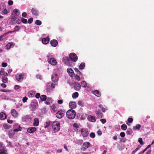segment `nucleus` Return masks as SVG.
Masks as SVG:
<instances>
[{"label":"nucleus","instance_id":"f257e3e1","mask_svg":"<svg viewBox=\"0 0 154 154\" xmlns=\"http://www.w3.org/2000/svg\"><path fill=\"white\" fill-rule=\"evenodd\" d=\"M76 112L72 109H70L68 110L66 113V116L69 119H74L76 115Z\"/></svg>","mask_w":154,"mask_h":154},{"label":"nucleus","instance_id":"f03ea898","mask_svg":"<svg viewBox=\"0 0 154 154\" xmlns=\"http://www.w3.org/2000/svg\"><path fill=\"white\" fill-rule=\"evenodd\" d=\"M52 129L55 131H57L60 128V123L57 122H54L52 125Z\"/></svg>","mask_w":154,"mask_h":154},{"label":"nucleus","instance_id":"7ed1b4c3","mask_svg":"<svg viewBox=\"0 0 154 154\" xmlns=\"http://www.w3.org/2000/svg\"><path fill=\"white\" fill-rule=\"evenodd\" d=\"M62 60L65 64L69 66H71L73 64V63L67 57H63L62 59Z\"/></svg>","mask_w":154,"mask_h":154},{"label":"nucleus","instance_id":"20e7f679","mask_svg":"<svg viewBox=\"0 0 154 154\" xmlns=\"http://www.w3.org/2000/svg\"><path fill=\"white\" fill-rule=\"evenodd\" d=\"M69 58L72 62H76L78 60V57L75 54L72 53L70 54L69 56Z\"/></svg>","mask_w":154,"mask_h":154},{"label":"nucleus","instance_id":"39448f33","mask_svg":"<svg viewBox=\"0 0 154 154\" xmlns=\"http://www.w3.org/2000/svg\"><path fill=\"white\" fill-rule=\"evenodd\" d=\"M90 143L88 142H85L83 143L81 149L82 150L85 151L91 146Z\"/></svg>","mask_w":154,"mask_h":154},{"label":"nucleus","instance_id":"423d86ee","mask_svg":"<svg viewBox=\"0 0 154 154\" xmlns=\"http://www.w3.org/2000/svg\"><path fill=\"white\" fill-rule=\"evenodd\" d=\"M65 113V112L63 110H60L56 113V116L59 119H61L64 116Z\"/></svg>","mask_w":154,"mask_h":154},{"label":"nucleus","instance_id":"0eeeda50","mask_svg":"<svg viewBox=\"0 0 154 154\" xmlns=\"http://www.w3.org/2000/svg\"><path fill=\"white\" fill-rule=\"evenodd\" d=\"M51 78L52 81L54 83L57 82L58 81L59 79L58 75L55 73L52 74Z\"/></svg>","mask_w":154,"mask_h":154},{"label":"nucleus","instance_id":"6e6552de","mask_svg":"<svg viewBox=\"0 0 154 154\" xmlns=\"http://www.w3.org/2000/svg\"><path fill=\"white\" fill-rule=\"evenodd\" d=\"M15 78L16 80L18 82H21L23 79V75L22 74H18L16 75Z\"/></svg>","mask_w":154,"mask_h":154},{"label":"nucleus","instance_id":"1a4fd4ad","mask_svg":"<svg viewBox=\"0 0 154 154\" xmlns=\"http://www.w3.org/2000/svg\"><path fill=\"white\" fill-rule=\"evenodd\" d=\"M48 61L49 63L53 66L56 65L57 63L56 60L54 58H48Z\"/></svg>","mask_w":154,"mask_h":154},{"label":"nucleus","instance_id":"9d476101","mask_svg":"<svg viewBox=\"0 0 154 154\" xmlns=\"http://www.w3.org/2000/svg\"><path fill=\"white\" fill-rule=\"evenodd\" d=\"M82 135L83 137H86L88 135V131L86 129L82 128L81 131Z\"/></svg>","mask_w":154,"mask_h":154},{"label":"nucleus","instance_id":"9b49d317","mask_svg":"<svg viewBox=\"0 0 154 154\" xmlns=\"http://www.w3.org/2000/svg\"><path fill=\"white\" fill-rule=\"evenodd\" d=\"M7 151V149L5 146L0 148V154H8Z\"/></svg>","mask_w":154,"mask_h":154},{"label":"nucleus","instance_id":"f8f14e48","mask_svg":"<svg viewBox=\"0 0 154 154\" xmlns=\"http://www.w3.org/2000/svg\"><path fill=\"white\" fill-rule=\"evenodd\" d=\"M69 108L71 109H75L76 106V103L74 101H70L69 104Z\"/></svg>","mask_w":154,"mask_h":154},{"label":"nucleus","instance_id":"ddd939ff","mask_svg":"<svg viewBox=\"0 0 154 154\" xmlns=\"http://www.w3.org/2000/svg\"><path fill=\"white\" fill-rule=\"evenodd\" d=\"M36 128H35L31 127L28 128L27 130V131L29 133H33L36 131Z\"/></svg>","mask_w":154,"mask_h":154},{"label":"nucleus","instance_id":"4468645a","mask_svg":"<svg viewBox=\"0 0 154 154\" xmlns=\"http://www.w3.org/2000/svg\"><path fill=\"white\" fill-rule=\"evenodd\" d=\"M74 87L75 90L79 91L81 89V85L78 82H75L74 85Z\"/></svg>","mask_w":154,"mask_h":154},{"label":"nucleus","instance_id":"2eb2a0df","mask_svg":"<svg viewBox=\"0 0 154 154\" xmlns=\"http://www.w3.org/2000/svg\"><path fill=\"white\" fill-rule=\"evenodd\" d=\"M95 113L97 116V117L98 118H101L103 116V114L101 112L100 110H96L95 111Z\"/></svg>","mask_w":154,"mask_h":154},{"label":"nucleus","instance_id":"dca6fc26","mask_svg":"<svg viewBox=\"0 0 154 154\" xmlns=\"http://www.w3.org/2000/svg\"><path fill=\"white\" fill-rule=\"evenodd\" d=\"M50 44L52 46L55 47L57 45L58 42L56 40L53 39L51 41Z\"/></svg>","mask_w":154,"mask_h":154},{"label":"nucleus","instance_id":"f3484780","mask_svg":"<svg viewBox=\"0 0 154 154\" xmlns=\"http://www.w3.org/2000/svg\"><path fill=\"white\" fill-rule=\"evenodd\" d=\"M49 39L48 37L43 38L42 40V42L44 44H47L49 42Z\"/></svg>","mask_w":154,"mask_h":154},{"label":"nucleus","instance_id":"a211bd4d","mask_svg":"<svg viewBox=\"0 0 154 154\" xmlns=\"http://www.w3.org/2000/svg\"><path fill=\"white\" fill-rule=\"evenodd\" d=\"M88 119L89 121L92 122H94L96 121V119L94 117L91 116L90 115L88 116Z\"/></svg>","mask_w":154,"mask_h":154},{"label":"nucleus","instance_id":"6ab92c4d","mask_svg":"<svg viewBox=\"0 0 154 154\" xmlns=\"http://www.w3.org/2000/svg\"><path fill=\"white\" fill-rule=\"evenodd\" d=\"M15 44L13 42H10L6 45V49H8L11 48H13Z\"/></svg>","mask_w":154,"mask_h":154},{"label":"nucleus","instance_id":"aec40b11","mask_svg":"<svg viewBox=\"0 0 154 154\" xmlns=\"http://www.w3.org/2000/svg\"><path fill=\"white\" fill-rule=\"evenodd\" d=\"M67 72L69 74V75L71 77L73 76L74 74V72L72 69L71 68H68L67 69Z\"/></svg>","mask_w":154,"mask_h":154},{"label":"nucleus","instance_id":"412c9836","mask_svg":"<svg viewBox=\"0 0 154 154\" xmlns=\"http://www.w3.org/2000/svg\"><path fill=\"white\" fill-rule=\"evenodd\" d=\"M6 118V116L5 113L1 112L0 113V119L4 120Z\"/></svg>","mask_w":154,"mask_h":154},{"label":"nucleus","instance_id":"4be33fe9","mask_svg":"<svg viewBox=\"0 0 154 154\" xmlns=\"http://www.w3.org/2000/svg\"><path fill=\"white\" fill-rule=\"evenodd\" d=\"M11 113L12 115L14 117H16L17 116V112L15 109H14L11 110Z\"/></svg>","mask_w":154,"mask_h":154},{"label":"nucleus","instance_id":"5701e85b","mask_svg":"<svg viewBox=\"0 0 154 154\" xmlns=\"http://www.w3.org/2000/svg\"><path fill=\"white\" fill-rule=\"evenodd\" d=\"M93 93L97 97H100L101 96V92L98 90H95L93 91Z\"/></svg>","mask_w":154,"mask_h":154},{"label":"nucleus","instance_id":"b1692460","mask_svg":"<svg viewBox=\"0 0 154 154\" xmlns=\"http://www.w3.org/2000/svg\"><path fill=\"white\" fill-rule=\"evenodd\" d=\"M39 123V120L37 118H35L34 119L33 123V126H37L38 125Z\"/></svg>","mask_w":154,"mask_h":154},{"label":"nucleus","instance_id":"393cba45","mask_svg":"<svg viewBox=\"0 0 154 154\" xmlns=\"http://www.w3.org/2000/svg\"><path fill=\"white\" fill-rule=\"evenodd\" d=\"M85 63L84 62L81 63L79 66V69H82L85 68Z\"/></svg>","mask_w":154,"mask_h":154},{"label":"nucleus","instance_id":"a878e982","mask_svg":"<svg viewBox=\"0 0 154 154\" xmlns=\"http://www.w3.org/2000/svg\"><path fill=\"white\" fill-rule=\"evenodd\" d=\"M31 12L33 15L37 16L38 15V12L35 9L32 8L31 10Z\"/></svg>","mask_w":154,"mask_h":154},{"label":"nucleus","instance_id":"bb28decb","mask_svg":"<svg viewBox=\"0 0 154 154\" xmlns=\"http://www.w3.org/2000/svg\"><path fill=\"white\" fill-rule=\"evenodd\" d=\"M40 99L42 101H45L47 99V96L45 95H42L40 97Z\"/></svg>","mask_w":154,"mask_h":154},{"label":"nucleus","instance_id":"cd10ccee","mask_svg":"<svg viewBox=\"0 0 154 154\" xmlns=\"http://www.w3.org/2000/svg\"><path fill=\"white\" fill-rule=\"evenodd\" d=\"M13 12L14 15L18 16L19 15V10L17 9H15L13 11Z\"/></svg>","mask_w":154,"mask_h":154},{"label":"nucleus","instance_id":"c85d7f7f","mask_svg":"<svg viewBox=\"0 0 154 154\" xmlns=\"http://www.w3.org/2000/svg\"><path fill=\"white\" fill-rule=\"evenodd\" d=\"M132 133L133 131L130 128H128L126 132V133L128 135H130L132 134Z\"/></svg>","mask_w":154,"mask_h":154},{"label":"nucleus","instance_id":"c756f323","mask_svg":"<svg viewBox=\"0 0 154 154\" xmlns=\"http://www.w3.org/2000/svg\"><path fill=\"white\" fill-rule=\"evenodd\" d=\"M141 126L140 124H138L136 125L135 126H134L133 127V129L134 130H139L141 128Z\"/></svg>","mask_w":154,"mask_h":154},{"label":"nucleus","instance_id":"7c9ffc66","mask_svg":"<svg viewBox=\"0 0 154 154\" xmlns=\"http://www.w3.org/2000/svg\"><path fill=\"white\" fill-rule=\"evenodd\" d=\"M74 127V129L76 131H78V128H79V126L76 123H74L73 125Z\"/></svg>","mask_w":154,"mask_h":154},{"label":"nucleus","instance_id":"2f4dec72","mask_svg":"<svg viewBox=\"0 0 154 154\" xmlns=\"http://www.w3.org/2000/svg\"><path fill=\"white\" fill-rule=\"evenodd\" d=\"M74 70L75 72H77V73L78 74H79V75H82V73L80 71H79V69H78L77 68H74Z\"/></svg>","mask_w":154,"mask_h":154},{"label":"nucleus","instance_id":"473e14b6","mask_svg":"<svg viewBox=\"0 0 154 154\" xmlns=\"http://www.w3.org/2000/svg\"><path fill=\"white\" fill-rule=\"evenodd\" d=\"M2 82L4 83H6L8 80L7 77L5 76H2Z\"/></svg>","mask_w":154,"mask_h":154},{"label":"nucleus","instance_id":"72a5a7b5","mask_svg":"<svg viewBox=\"0 0 154 154\" xmlns=\"http://www.w3.org/2000/svg\"><path fill=\"white\" fill-rule=\"evenodd\" d=\"M17 16L14 15L12 16L11 17V21H14L17 18Z\"/></svg>","mask_w":154,"mask_h":154},{"label":"nucleus","instance_id":"f704fd0d","mask_svg":"<svg viewBox=\"0 0 154 154\" xmlns=\"http://www.w3.org/2000/svg\"><path fill=\"white\" fill-rule=\"evenodd\" d=\"M81 84L82 87L86 88L87 86V83L85 81H82Z\"/></svg>","mask_w":154,"mask_h":154},{"label":"nucleus","instance_id":"c9c22d12","mask_svg":"<svg viewBox=\"0 0 154 154\" xmlns=\"http://www.w3.org/2000/svg\"><path fill=\"white\" fill-rule=\"evenodd\" d=\"M51 109L54 112H56L57 110V108L54 105H53L51 106Z\"/></svg>","mask_w":154,"mask_h":154},{"label":"nucleus","instance_id":"e433bc0d","mask_svg":"<svg viewBox=\"0 0 154 154\" xmlns=\"http://www.w3.org/2000/svg\"><path fill=\"white\" fill-rule=\"evenodd\" d=\"M127 127L126 125L123 124L121 125V129L123 130H125L127 128Z\"/></svg>","mask_w":154,"mask_h":154},{"label":"nucleus","instance_id":"4c0bfd02","mask_svg":"<svg viewBox=\"0 0 154 154\" xmlns=\"http://www.w3.org/2000/svg\"><path fill=\"white\" fill-rule=\"evenodd\" d=\"M79 96V94L77 92H75L73 94L72 97L73 98H76Z\"/></svg>","mask_w":154,"mask_h":154},{"label":"nucleus","instance_id":"58836bf2","mask_svg":"<svg viewBox=\"0 0 154 154\" xmlns=\"http://www.w3.org/2000/svg\"><path fill=\"white\" fill-rule=\"evenodd\" d=\"M35 24L39 26L42 24V22L39 20H37L35 21Z\"/></svg>","mask_w":154,"mask_h":154},{"label":"nucleus","instance_id":"ea45409f","mask_svg":"<svg viewBox=\"0 0 154 154\" xmlns=\"http://www.w3.org/2000/svg\"><path fill=\"white\" fill-rule=\"evenodd\" d=\"M99 107L100 108L103 112H105V109L103 107L102 105H99Z\"/></svg>","mask_w":154,"mask_h":154},{"label":"nucleus","instance_id":"a19ab883","mask_svg":"<svg viewBox=\"0 0 154 154\" xmlns=\"http://www.w3.org/2000/svg\"><path fill=\"white\" fill-rule=\"evenodd\" d=\"M21 21L23 23H26L27 21V19H24L23 18H21Z\"/></svg>","mask_w":154,"mask_h":154},{"label":"nucleus","instance_id":"79ce46f5","mask_svg":"<svg viewBox=\"0 0 154 154\" xmlns=\"http://www.w3.org/2000/svg\"><path fill=\"white\" fill-rule=\"evenodd\" d=\"M75 79L77 80L78 81H79L80 80V78L79 76L78 75H76L75 76Z\"/></svg>","mask_w":154,"mask_h":154},{"label":"nucleus","instance_id":"37998d69","mask_svg":"<svg viewBox=\"0 0 154 154\" xmlns=\"http://www.w3.org/2000/svg\"><path fill=\"white\" fill-rule=\"evenodd\" d=\"M138 142L141 145L143 144L144 143L143 141V140L142 138H140L138 139Z\"/></svg>","mask_w":154,"mask_h":154},{"label":"nucleus","instance_id":"c03bdc74","mask_svg":"<svg viewBox=\"0 0 154 154\" xmlns=\"http://www.w3.org/2000/svg\"><path fill=\"white\" fill-rule=\"evenodd\" d=\"M33 21V19L32 18L29 19L28 20V23L29 24H31Z\"/></svg>","mask_w":154,"mask_h":154},{"label":"nucleus","instance_id":"a18cd8bd","mask_svg":"<svg viewBox=\"0 0 154 154\" xmlns=\"http://www.w3.org/2000/svg\"><path fill=\"white\" fill-rule=\"evenodd\" d=\"M127 121L128 122L131 123L133 121V119L131 118H130L128 119Z\"/></svg>","mask_w":154,"mask_h":154},{"label":"nucleus","instance_id":"49530a36","mask_svg":"<svg viewBox=\"0 0 154 154\" xmlns=\"http://www.w3.org/2000/svg\"><path fill=\"white\" fill-rule=\"evenodd\" d=\"M95 134L94 133L92 132L90 134V137L91 138H94L95 137Z\"/></svg>","mask_w":154,"mask_h":154},{"label":"nucleus","instance_id":"de8ad7c7","mask_svg":"<svg viewBox=\"0 0 154 154\" xmlns=\"http://www.w3.org/2000/svg\"><path fill=\"white\" fill-rule=\"evenodd\" d=\"M40 96V94L39 93H37L35 95V98L37 99L39 98Z\"/></svg>","mask_w":154,"mask_h":154},{"label":"nucleus","instance_id":"09e8293b","mask_svg":"<svg viewBox=\"0 0 154 154\" xmlns=\"http://www.w3.org/2000/svg\"><path fill=\"white\" fill-rule=\"evenodd\" d=\"M100 121L101 122L102 124H105L106 122V120L104 119H102L100 120Z\"/></svg>","mask_w":154,"mask_h":154},{"label":"nucleus","instance_id":"8fccbe9b","mask_svg":"<svg viewBox=\"0 0 154 154\" xmlns=\"http://www.w3.org/2000/svg\"><path fill=\"white\" fill-rule=\"evenodd\" d=\"M78 104L81 106H83V103H82V101L79 100L78 102Z\"/></svg>","mask_w":154,"mask_h":154},{"label":"nucleus","instance_id":"3c124183","mask_svg":"<svg viewBox=\"0 0 154 154\" xmlns=\"http://www.w3.org/2000/svg\"><path fill=\"white\" fill-rule=\"evenodd\" d=\"M27 100L28 98L25 97L23 98L22 101L23 103H25L27 101Z\"/></svg>","mask_w":154,"mask_h":154},{"label":"nucleus","instance_id":"603ef678","mask_svg":"<svg viewBox=\"0 0 154 154\" xmlns=\"http://www.w3.org/2000/svg\"><path fill=\"white\" fill-rule=\"evenodd\" d=\"M8 5H13V2L12 0H9L8 2Z\"/></svg>","mask_w":154,"mask_h":154},{"label":"nucleus","instance_id":"864d4df0","mask_svg":"<svg viewBox=\"0 0 154 154\" xmlns=\"http://www.w3.org/2000/svg\"><path fill=\"white\" fill-rule=\"evenodd\" d=\"M139 149V148L137 147L132 152L131 154H134L135 152L138 150Z\"/></svg>","mask_w":154,"mask_h":154},{"label":"nucleus","instance_id":"5fc2aeb1","mask_svg":"<svg viewBox=\"0 0 154 154\" xmlns=\"http://www.w3.org/2000/svg\"><path fill=\"white\" fill-rule=\"evenodd\" d=\"M2 65L3 67H5L7 66V64L6 63H2Z\"/></svg>","mask_w":154,"mask_h":154},{"label":"nucleus","instance_id":"6e6d98bb","mask_svg":"<svg viewBox=\"0 0 154 154\" xmlns=\"http://www.w3.org/2000/svg\"><path fill=\"white\" fill-rule=\"evenodd\" d=\"M125 133L123 132H122L120 133V136L122 137H124L125 136Z\"/></svg>","mask_w":154,"mask_h":154},{"label":"nucleus","instance_id":"4d7b16f0","mask_svg":"<svg viewBox=\"0 0 154 154\" xmlns=\"http://www.w3.org/2000/svg\"><path fill=\"white\" fill-rule=\"evenodd\" d=\"M27 16V14L25 12H24L22 14V16L24 17H26Z\"/></svg>","mask_w":154,"mask_h":154},{"label":"nucleus","instance_id":"13d9d810","mask_svg":"<svg viewBox=\"0 0 154 154\" xmlns=\"http://www.w3.org/2000/svg\"><path fill=\"white\" fill-rule=\"evenodd\" d=\"M57 103L59 104H61L63 103V100H58Z\"/></svg>","mask_w":154,"mask_h":154},{"label":"nucleus","instance_id":"bf43d9fd","mask_svg":"<svg viewBox=\"0 0 154 154\" xmlns=\"http://www.w3.org/2000/svg\"><path fill=\"white\" fill-rule=\"evenodd\" d=\"M0 73H1V75H3V74H4V71L3 69H2L0 71Z\"/></svg>","mask_w":154,"mask_h":154},{"label":"nucleus","instance_id":"052dcab7","mask_svg":"<svg viewBox=\"0 0 154 154\" xmlns=\"http://www.w3.org/2000/svg\"><path fill=\"white\" fill-rule=\"evenodd\" d=\"M1 86L3 88H5L6 87V85L4 83L1 84Z\"/></svg>","mask_w":154,"mask_h":154},{"label":"nucleus","instance_id":"680f3d73","mask_svg":"<svg viewBox=\"0 0 154 154\" xmlns=\"http://www.w3.org/2000/svg\"><path fill=\"white\" fill-rule=\"evenodd\" d=\"M97 133L98 134L99 136H100L102 134V132L100 130L98 131Z\"/></svg>","mask_w":154,"mask_h":154},{"label":"nucleus","instance_id":"e2e57ef3","mask_svg":"<svg viewBox=\"0 0 154 154\" xmlns=\"http://www.w3.org/2000/svg\"><path fill=\"white\" fill-rule=\"evenodd\" d=\"M14 88L16 89H18L20 88V86L18 85H15L14 86Z\"/></svg>","mask_w":154,"mask_h":154},{"label":"nucleus","instance_id":"0e129e2a","mask_svg":"<svg viewBox=\"0 0 154 154\" xmlns=\"http://www.w3.org/2000/svg\"><path fill=\"white\" fill-rule=\"evenodd\" d=\"M7 122L9 124H11L13 122V121L12 120L8 119Z\"/></svg>","mask_w":154,"mask_h":154},{"label":"nucleus","instance_id":"69168bd1","mask_svg":"<svg viewBox=\"0 0 154 154\" xmlns=\"http://www.w3.org/2000/svg\"><path fill=\"white\" fill-rule=\"evenodd\" d=\"M17 28V29L16 30V31H18L20 29V28H19L18 26H16L15 27V29H16Z\"/></svg>","mask_w":154,"mask_h":154},{"label":"nucleus","instance_id":"338daca9","mask_svg":"<svg viewBox=\"0 0 154 154\" xmlns=\"http://www.w3.org/2000/svg\"><path fill=\"white\" fill-rule=\"evenodd\" d=\"M3 12L5 14H7L8 13V12L6 9H5L4 10Z\"/></svg>","mask_w":154,"mask_h":154},{"label":"nucleus","instance_id":"774afa93","mask_svg":"<svg viewBox=\"0 0 154 154\" xmlns=\"http://www.w3.org/2000/svg\"><path fill=\"white\" fill-rule=\"evenodd\" d=\"M51 87L52 88H55V84L52 83L51 84Z\"/></svg>","mask_w":154,"mask_h":154}]
</instances>
